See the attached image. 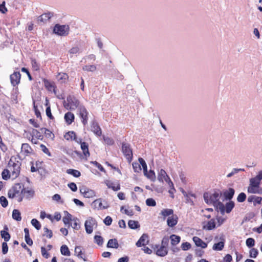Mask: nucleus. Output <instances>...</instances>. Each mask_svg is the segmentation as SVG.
<instances>
[{
  "label": "nucleus",
  "instance_id": "f257e3e1",
  "mask_svg": "<svg viewBox=\"0 0 262 262\" xmlns=\"http://www.w3.org/2000/svg\"><path fill=\"white\" fill-rule=\"evenodd\" d=\"M221 193L217 191H215L212 194H210L208 192H205L203 195L204 199L206 203L207 204H213L216 206L218 205L219 201V198Z\"/></svg>",
  "mask_w": 262,
  "mask_h": 262
},
{
  "label": "nucleus",
  "instance_id": "f03ea898",
  "mask_svg": "<svg viewBox=\"0 0 262 262\" xmlns=\"http://www.w3.org/2000/svg\"><path fill=\"white\" fill-rule=\"evenodd\" d=\"M70 32V27L68 25L55 24L53 27V33L60 36H67Z\"/></svg>",
  "mask_w": 262,
  "mask_h": 262
},
{
  "label": "nucleus",
  "instance_id": "7ed1b4c3",
  "mask_svg": "<svg viewBox=\"0 0 262 262\" xmlns=\"http://www.w3.org/2000/svg\"><path fill=\"white\" fill-rule=\"evenodd\" d=\"M21 163L17 161L15 162L11 159L8 163V166L11 171V177L13 179L17 178L19 174L20 170Z\"/></svg>",
  "mask_w": 262,
  "mask_h": 262
},
{
  "label": "nucleus",
  "instance_id": "20e7f679",
  "mask_svg": "<svg viewBox=\"0 0 262 262\" xmlns=\"http://www.w3.org/2000/svg\"><path fill=\"white\" fill-rule=\"evenodd\" d=\"M67 103L64 102V107L67 110H75L78 108L79 105V101L74 96L69 95L67 98Z\"/></svg>",
  "mask_w": 262,
  "mask_h": 262
},
{
  "label": "nucleus",
  "instance_id": "39448f33",
  "mask_svg": "<svg viewBox=\"0 0 262 262\" xmlns=\"http://www.w3.org/2000/svg\"><path fill=\"white\" fill-rule=\"evenodd\" d=\"M234 206V202L232 201H230L227 202L225 205L221 202H219L217 208L220 210L221 213L224 215L225 212L227 213H230Z\"/></svg>",
  "mask_w": 262,
  "mask_h": 262
},
{
  "label": "nucleus",
  "instance_id": "423d86ee",
  "mask_svg": "<svg viewBox=\"0 0 262 262\" xmlns=\"http://www.w3.org/2000/svg\"><path fill=\"white\" fill-rule=\"evenodd\" d=\"M122 152L127 161L130 163L133 160V151L130 144L127 143L123 142L122 144Z\"/></svg>",
  "mask_w": 262,
  "mask_h": 262
},
{
  "label": "nucleus",
  "instance_id": "0eeeda50",
  "mask_svg": "<svg viewBox=\"0 0 262 262\" xmlns=\"http://www.w3.org/2000/svg\"><path fill=\"white\" fill-rule=\"evenodd\" d=\"M20 183L15 184L11 189H10L8 193V197L13 199L19 193L21 194V190L23 189Z\"/></svg>",
  "mask_w": 262,
  "mask_h": 262
},
{
  "label": "nucleus",
  "instance_id": "6e6552de",
  "mask_svg": "<svg viewBox=\"0 0 262 262\" xmlns=\"http://www.w3.org/2000/svg\"><path fill=\"white\" fill-rule=\"evenodd\" d=\"M78 111L79 112V115L82 119V122L84 125L87 124L88 120V112L85 107L83 105H80L78 107Z\"/></svg>",
  "mask_w": 262,
  "mask_h": 262
},
{
  "label": "nucleus",
  "instance_id": "1a4fd4ad",
  "mask_svg": "<svg viewBox=\"0 0 262 262\" xmlns=\"http://www.w3.org/2000/svg\"><path fill=\"white\" fill-rule=\"evenodd\" d=\"M93 204L98 210L107 209L110 207L107 202L102 199H96L93 202Z\"/></svg>",
  "mask_w": 262,
  "mask_h": 262
},
{
  "label": "nucleus",
  "instance_id": "9d476101",
  "mask_svg": "<svg viewBox=\"0 0 262 262\" xmlns=\"http://www.w3.org/2000/svg\"><path fill=\"white\" fill-rule=\"evenodd\" d=\"M80 192L83 195L84 197L86 198H91L95 195V192L93 190L85 186L80 188Z\"/></svg>",
  "mask_w": 262,
  "mask_h": 262
},
{
  "label": "nucleus",
  "instance_id": "9b49d317",
  "mask_svg": "<svg viewBox=\"0 0 262 262\" xmlns=\"http://www.w3.org/2000/svg\"><path fill=\"white\" fill-rule=\"evenodd\" d=\"M21 75L19 72H14L10 76L11 83L13 86L17 85L20 80Z\"/></svg>",
  "mask_w": 262,
  "mask_h": 262
},
{
  "label": "nucleus",
  "instance_id": "f8f14e48",
  "mask_svg": "<svg viewBox=\"0 0 262 262\" xmlns=\"http://www.w3.org/2000/svg\"><path fill=\"white\" fill-rule=\"evenodd\" d=\"M96 224V221L93 218L86 220L84 223L86 232L88 234H91L93 230V226Z\"/></svg>",
  "mask_w": 262,
  "mask_h": 262
},
{
  "label": "nucleus",
  "instance_id": "ddd939ff",
  "mask_svg": "<svg viewBox=\"0 0 262 262\" xmlns=\"http://www.w3.org/2000/svg\"><path fill=\"white\" fill-rule=\"evenodd\" d=\"M33 153V150L28 143H23L21 147V154L25 157L28 156Z\"/></svg>",
  "mask_w": 262,
  "mask_h": 262
},
{
  "label": "nucleus",
  "instance_id": "4468645a",
  "mask_svg": "<svg viewBox=\"0 0 262 262\" xmlns=\"http://www.w3.org/2000/svg\"><path fill=\"white\" fill-rule=\"evenodd\" d=\"M178 217L177 215L169 216L167 220V225L168 227L172 228L178 223Z\"/></svg>",
  "mask_w": 262,
  "mask_h": 262
},
{
  "label": "nucleus",
  "instance_id": "2eb2a0df",
  "mask_svg": "<svg viewBox=\"0 0 262 262\" xmlns=\"http://www.w3.org/2000/svg\"><path fill=\"white\" fill-rule=\"evenodd\" d=\"M91 130L97 136H100L102 134L101 128L98 123L93 121L91 124Z\"/></svg>",
  "mask_w": 262,
  "mask_h": 262
},
{
  "label": "nucleus",
  "instance_id": "dca6fc26",
  "mask_svg": "<svg viewBox=\"0 0 262 262\" xmlns=\"http://www.w3.org/2000/svg\"><path fill=\"white\" fill-rule=\"evenodd\" d=\"M21 194H23L24 197L27 199L30 200L32 198L34 195V191L31 189H26L23 188L21 190Z\"/></svg>",
  "mask_w": 262,
  "mask_h": 262
},
{
  "label": "nucleus",
  "instance_id": "f3484780",
  "mask_svg": "<svg viewBox=\"0 0 262 262\" xmlns=\"http://www.w3.org/2000/svg\"><path fill=\"white\" fill-rule=\"evenodd\" d=\"M234 189L232 188H230L224 191L223 195L225 200L231 201L234 196Z\"/></svg>",
  "mask_w": 262,
  "mask_h": 262
},
{
  "label": "nucleus",
  "instance_id": "a211bd4d",
  "mask_svg": "<svg viewBox=\"0 0 262 262\" xmlns=\"http://www.w3.org/2000/svg\"><path fill=\"white\" fill-rule=\"evenodd\" d=\"M75 254L79 258L82 259L84 261L88 260L85 254L82 252L80 246H76L75 248Z\"/></svg>",
  "mask_w": 262,
  "mask_h": 262
},
{
  "label": "nucleus",
  "instance_id": "6ab92c4d",
  "mask_svg": "<svg viewBox=\"0 0 262 262\" xmlns=\"http://www.w3.org/2000/svg\"><path fill=\"white\" fill-rule=\"evenodd\" d=\"M9 228L7 225L4 227V230L1 232V235L5 242H8L10 239V235L8 232Z\"/></svg>",
  "mask_w": 262,
  "mask_h": 262
},
{
  "label": "nucleus",
  "instance_id": "aec40b11",
  "mask_svg": "<svg viewBox=\"0 0 262 262\" xmlns=\"http://www.w3.org/2000/svg\"><path fill=\"white\" fill-rule=\"evenodd\" d=\"M192 239L197 247H200L202 248H206L207 247V243H205L198 236H194Z\"/></svg>",
  "mask_w": 262,
  "mask_h": 262
},
{
  "label": "nucleus",
  "instance_id": "412c9836",
  "mask_svg": "<svg viewBox=\"0 0 262 262\" xmlns=\"http://www.w3.org/2000/svg\"><path fill=\"white\" fill-rule=\"evenodd\" d=\"M262 201V198L260 196H257L256 195H250L248 198V202L251 203L253 202L254 206H256V204H260Z\"/></svg>",
  "mask_w": 262,
  "mask_h": 262
},
{
  "label": "nucleus",
  "instance_id": "4be33fe9",
  "mask_svg": "<svg viewBox=\"0 0 262 262\" xmlns=\"http://www.w3.org/2000/svg\"><path fill=\"white\" fill-rule=\"evenodd\" d=\"M31 135L32 136V138H36L37 139H38V140H42L43 139V136L41 135V133L40 132H39L38 130H37V129H33L32 132H31ZM33 138L32 139V142L35 144L36 143V142L35 141V142H33Z\"/></svg>",
  "mask_w": 262,
  "mask_h": 262
},
{
  "label": "nucleus",
  "instance_id": "5701e85b",
  "mask_svg": "<svg viewBox=\"0 0 262 262\" xmlns=\"http://www.w3.org/2000/svg\"><path fill=\"white\" fill-rule=\"evenodd\" d=\"M64 213L66 215L62 219V221L63 223L66 225L67 224L69 225V226H72L70 223V221H72V215L69 213L67 211H64Z\"/></svg>",
  "mask_w": 262,
  "mask_h": 262
},
{
  "label": "nucleus",
  "instance_id": "b1692460",
  "mask_svg": "<svg viewBox=\"0 0 262 262\" xmlns=\"http://www.w3.org/2000/svg\"><path fill=\"white\" fill-rule=\"evenodd\" d=\"M160 214L165 219L167 216L173 215V210L172 209H163L161 211Z\"/></svg>",
  "mask_w": 262,
  "mask_h": 262
},
{
  "label": "nucleus",
  "instance_id": "393cba45",
  "mask_svg": "<svg viewBox=\"0 0 262 262\" xmlns=\"http://www.w3.org/2000/svg\"><path fill=\"white\" fill-rule=\"evenodd\" d=\"M119 247V244L116 238H112L108 240L107 244V247L117 249Z\"/></svg>",
  "mask_w": 262,
  "mask_h": 262
},
{
  "label": "nucleus",
  "instance_id": "a878e982",
  "mask_svg": "<svg viewBox=\"0 0 262 262\" xmlns=\"http://www.w3.org/2000/svg\"><path fill=\"white\" fill-rule=\"evenodd\" d=\"M215 228V222L214 219H211L206 225L203 226V229L207 230H211Z\"/></svg>",
  "mask_w": 262,
  "mask_h": 262
},
{
  "label": "nucleus",
  "instance_id": "bb28decb",
  "mask_svg": "<svg viewBox=\"0 0 262 262\" xmlns=\"http://www.w3.org/2000/svg\"><path fill=\"white\" fill-rule=\"evenodd\" d=\"M64 118L67 124H71L74 121L75 117L73 113L68 112L65 114Z\"/></svg>",
  "mask_w": 262,
  "mask_h": 262
},
{
  "label": "nucleus",
  "instance_id": "cd10ccee",
  "mask_svg": "<svg viewBox=\"0 0 262 262\" xmlns=\"http://www.w3.org/2000/svg\"><path fill=\"white\" fill-rule=\"evenodd\" d=\"M168 249L167 247L161 246L156 251V254L158 256L163 257L167 254Z\"/></svg>",
  "mask_w": 262,
  "mask_h": 262
},
{
  "label": "nucleus",
  "instance_id": "c85d7f7f",
  "mask_svg": "<svg viewBox=\"0 0 262 262\" xmlns=\"http://www.w3.org/2000/svg\"><path fill=\"white\" fill-rule=\"evenodd\" d=\"M81 149H82L83 151V155L86 157H89L90 156V152L89 150V145L87 143L83 142L81 143V145H80Z\"/></svg>",
  "mask_w": 262,
  "mask_h": 262
},
{
  "label": "nucleus",
  "instance_id": "c756f323",
  "mask_svg": "<svg viewBox=\"0 0 262 262\" xmlns=\"http://www.w3.org/2000/svg\"><path fill=\"white\" fill-rule=\"evenodd\" d=\"M105 184L108 188H111L114 191H118L120 189V186L119 184L115 185L111 181H106Z\"/></svg>",
  "mask_w": 262,
  "mask_h": 262
},
{
  "label": "nucleus",
  "instance_id": "7c9ffc66",
  "mask_svg": "<svg viewBox=\"0 0 262 262\" xmlns=\"http://www.w3.org/2000/svg\"><path fill=\"white\" fill-rule=\"evenodd\" d=\"M52 16V14L51 13H45L38 17V21L45 23Z\"/></svg>",
  "mask_w": 262,
  "mask_h": 262
},
{
  "label": "nucleus",
  "instance_id": "2f4dec72",
  "mask_svg": "<svg viewBox=\"0 0 262 262\" xmlns=\"http://www.w3.org/2000/svg\"><path fill=\"white\" fill-rule=\"evenodd\" d=\"M225 240L223 239V241H221L220 242H218L217 243H215L213 245L212 249L213 250L215 251H221L222 250L225 245Z\"/></svg>",
  "mask_w": 262,
  "mask_h": 262
},
{
  "label": "nucleus",
  "instance_id": "473e14b6",
  "mask_svg": "<svg viewBox=\"0 0 262 262\" xmlns=\"http://www.w3.org/2000/svg\"><path fill=\"white\" fill-rule=\"evenodd\" d=\"M40 131L43 133L47 138L53 139L54 138V135L48 129L46 128H41Z\"/></svg>",
  "mask_w": 262,
  "mask_h": 262
},
{
  "label": "nucleus",
  "instance_id": "72a5a7b5",
  "mask_svg": "<svg viewBox=\"0 0 262 262\" xmlns=\"http://www.w3.org/2000/svg\"><path fill=\"white\" fill-rule=\"evenodd\" d=\"M12 218L17 221H20L21 220V213L17 209H14L12 212Z\"/></svg>",
  "mask_w": 262,
  "mask_h": 262
},
{
  "label": "nucleus",
  "instance_id": "f704fd0d",
  "mask_svg": "<svg viewBox=\"0 0 262 262\" xmlns=\"http://www.w3.org/2000/svg\"><path fill=\"white\" fill-rule=\"evenodd\" d=\"M60 252L61 254L63 255L70 256L71 255V252L69 250V249L68 247L66 245H63L61 246Z\"/></svg>",
  "mask_w": 262,
  "mask_h": 262
},
{
  "label": "nucleus",
  "instance_id": "c9c22d12",
  "mask_svg": "<svg viewBox=\"0 0 262 262\" xmlns=\"http://www.w3.org/2000/svg\"><path fill=\"white\" fill-rule=\"evenodd\" d=\"M171 244L172 245H176L180 242L181 238L179 236L172 234L170 236Z\"/></svg>",
  "mask_w": 262,
  "mask_h": 262
},
{
  "label": "nucleus",
  "instance_id": "e433bc0d",
  "mask_svg": "<svg viewBox=\"0 0 262 262\" xmlns=\"http://www.w3.org/2000/svg\"><path fill=\"white\" fill-rule=\"evenodd\" d=\"M128 226L132 229H136L140 227L139 222L133 220H129L128 221Z\"/></svg>",
  "mask_w": 262,
  "mask_h": 262
},
{
  "label": "nucleus",
  "instance_id": "4c0bfd02",
  "mask_svg": "<svg viewBox=\"0 0 262 262\" xmlns=\"http://www.w3.org/2000/svg\"><path fill=\"white\" fill-rule=\"evenodd\" d=\"M65 139L67 140H74L76 139V134L73 131H70L67 133L64 136Z\"/></svg>",
  "mask_w": 262,
  "mask_h": 262
},
{
  "label": "nucleus",
  "instance_id": "58836bf2",
  "mask_svg": "<svg viewBox=\"0 0 262 262\" xmlns=\"http://www.w3.org/2000/svg\"><path fill=\"white\" fill-rule=\"evenodd\" d=\"M67 172L68 174L72 175L75 178H78L80 176L81 173L79 171L73 169H67Z\"/></svg>",
  "mask_w": 262,
  "mask_h": 262
},
{
  "label": "nucleus",
  "instance_id": "ea45409f",
  "mask_svg": "<svg viewBox=\"0 0 262 262\" xmlns=\"http://www.w3.org/2000/svg\"><path fill=\"white\" fill-rule=\"evenodd\" d=\"M138 160L140 162V166H142L143 168L144 174H146L147 172V166L145 160L142 158H139Z\"/></svg>",
  "mask_w": 262,
  "mask_h": 262
},
{
  "label": "nucleus",
  "instance_id": "a19ab883",
  "mask_svg": "<svg viewBox=\"0 0 262 262\" xmlns=\"http://www.w3.org/2000/svg\"><path fill=\"white\" fill-rule=\"evenodd\" d=\"M167 176H168V175L167 174L166 171L164 169H161L159 171L158 179L159 181L163 182L164 179Z\"/></svg>",
  "mask_w": 262,
  "mask_h": 262
},
{
  "label": "nucleus",
  "instance_id": "79ce46f5",
  "mask_svg": "<svg viewBox=\"0 0 262 262\" xmlns=\"http://www.w3.org/2000/svg\"><path fill=\"white\" fill-rule=\"evenodd\" d=\"M260 182L258 181L255 177L250 179V186L254 187H258L260 185Z\"/></svg>",
  "mask_w": 262,
  "mask_h": 262
},
{
  "label": "nucleus",
  "instance_id": "37998d69",
  "mask_svg": "<svg viewBox=\"0 0 262 262\" xmlns=\"http://www.w3.org/2000/svg\"><path fill=\"white\" fill-rule=\"evenodd\" d=\"M11 174L10 173V171L8 169H4L2 173V178L5 180H7L10 178Z\"/></svg>",
  "mask_w": 262,
  "mask_h": 262
},
{
  "label": "nucleus",
  "instance_id": "c03bdc74",
  "mask_svg": "<svg viewBox=\"0 0 262 262\" xmlns=\"http://www.w3.org/2000/svg\"><path fill=\"white\" fill-rule=\"evenodd\" d=\"M31 223L32 226L36 228V230H38L40 229L41 227V224L37 220L33 219L31 221Z\"/></svg>",
  "mask_w": 262,
  "mask_h": 262
},
{
  "label": "nucleus",
  "instance_id": "a18cd8bd",
  "mask_svg": "<svg viewBox=\"0 0 262 262\" xmlns=\"http://www.w3.org/2000/svg\"><path fill=\"white\" fill-rule=\"evenodd\" d=\"M258 254V251L257 249L252 248L249 251V256L251 258H256Z\"/></svg>",
  "mask_w": 262,
  "mask_h": 262
},
{
  "label": "nucleus",
  "instance_id": "49530a36",
  "mask_svg": "<svg viewBox=\"0 0 262 262\" xmlns=\"http://www.w3.org/2000/svg\"><path fill=\"white\" fill-rule=\"evenodd\" d=\"M94 242L97 245L101 246L103 243V238L100 235H95L94 236Z\"/></svg>",
  "mask_w": 262,
  "mask_h": 262
},
{
  "label": "nucleus",
  "instance_id": "de8ad7c7",
  "mask_svg": "<svg viewBox=\"0 0 262 262\" xmlns=\"http://www.w3.org/2000/svg\"><path fill=\"white\" fill-rule=\"evenodd\" d=\"M44 234L43 236H46L47 237L49 238H51L53 236L52 231L51 230H49L47 227L43 228Z\"/></svg>",
  "mask_w": 262,
  "mask_h": 262
},
{
  "label": "nucleus",
  "instance_id": "09e8293b",
  "mask_svg": "<svg viewBox=\"0 0 262 262\" xmlns=\"http://www.w3.org/2000/svg\"><path fill=\"white\" fill-rule=\"evenodd\" d=\"M145 176L147 177L148 179L150 180L154 181L155 180L156 178V175L155 173L154 170H150L149 172L147 171L146 174H144Z\"/></svg>",
  "mask_w": 262,
  "mask_h": 262
},
{
  "label": "nucleus",
  "instance_id": "8fccbe9b",
  "mask_svg": "<svg viewBox=\"0 0 262 262\" xmlns=\"http://www.w3.org/2000/svg\"><path fill=\"white\" fill-rule=\"evenodd\" d=\"M246 194L244 192L240 193L237 198V201L239 203L244 202L246 199Z\"/></svg>",
  "mask_w": 262,
  "mask_h": 262
},
{
  "label": "nucleus",
  "instance_id": "3c124183",
  "mask_svg": "<svg viewBox=\"0 0 262 262\" xmlns=\"http://www.w3.org/2000/svg\"><path fill=\"white\" fill-rule=\"evenodd\" d=\"M69 53L70 54V56L72 57L73 55H76L79 53V49L77 47H73L69 50Z\"/></svg>",
  "mask_w": 262,
  "mask_h": 262
},
{
  "label": "nucleus",
  "instance_id": "603ef678",
  "mask_svg": "<svg viewBox=\"0 0 262 262\" xmlns=\"http://www.w3.org/2000/svg\"><path fill=\"white\" fill-rule=\"evenodd\" d=\"M83 70L89 72H94L96 70V67L95 65H86L83 67Z\"/></svg>",
  "mask_w": 262,
  "mask_h": 262
},
{
  "label": "nucleus",
  "instance_id": "864d4df0",
  "mask_svg": "<svg viewBox=\"0 0 262 262\" xmlns=\"http://www.w3.org/2000/svg\"><path fill=\"white\" fill-rule=\"evenodd\" d=\"M246 244L249 248H251L254 246L255 240L253 238H248L246 239Z\"/></svg>",
  "mask_w": 262,
  "mask_h": 262
},
{
  "label": "nucleus",
  "instance_id": "5fc2aeb1",
  "mask_svg": "<svg viewBox=\"0 0 262 262\" xmlns=\"http://www.w3.org/2000/svg\"><path fill=\"white\" fill-rule=\"evenodd\" d=\"M132 165L135 172H139L141 170L140 164L138 162H133Z\"/></svg>",
  "mask_w": 262,
  "mask_h": 262
},
{
  "label": "nucleus",
  "instance_id": "6e6d98bb",
  "mask_svg": "<svg viewBox=\"0 0 262 262\" xmlns=\"http://www.w3.org/2000/svg\"><path fill=\"white\" fill-rule=\"evenodd\" d=\"M148 236L146 234H143L139 238V240H140L143 244H144V245L147 244L148 243Z\"/></svg>",
  "mask_w": 262,
  "mask_h": 262
},
{
  "label": "nucleus",
  "instance_id": "4d7b16f0",
  "mask_svg": "<svg viewBox=\"0 0 262 262\" xmlns=\"http://www.w3.org/2000/svg\"><path fill=\"white\" fill-rule=\"evenodd\" d=\"M103 138L105 143L107 145H112L114 144V141L112 138L104 136H103Z\"/></svg>",
  "mask_w": 262,
  "mask_h": 262
},
{
  "label": "nucleus",
  "instance_id": "13d9d810",
  "mask_svg": "<svg viewBox=\"0 0 262 262\" xmlns=\"http://www.w3.org/2000/svg\"><path fill=\"white\" fill-rule=\"evenodd\" d=\"M146 204L148 206L154 207L156 205V202L154 199L148 198L146 200Z\"/></svg>",
  "mask_w": 262,
  "mask_h": 262
},
{
  "label": "nucleus",
  "instance_id": "bf43d9fd",
  "mask_svg": "<svg viewBox=\"0 0 262 262\" xmlns=\"http://www.w3.org/2000/svg\"><path fill=\"white\" fill-rule=\"evenodd\" d=\"M0 203L2 207L4 208L6 207L8 205L7 199L4 196H1L0 197Z\"/></svg>",
  "mask_w": 262,
  "mask_h": 262
},
{
  "label": "nucleus",
  "instance_id": "052dcab7",
  "mask_svg": "<svg viewBox=\"0 0 262 262\" xmlns=\"http://www.w3.org/2000/svg\"><path fill=\"white\" fill-rule=\"evenodd\" d=\"M74 221L73 225L72 226V228L75 230H79L80 228V226L78 223L79 220L77 218H75L73 219Z\"/></svg>",
  "mask_w": 262,
  "mask_h": 262
},
{
  "label": "nucleus",
  "instance_id": "680f3d73",
  "mask_svg": "<svg viewBox=\"0 0 262 262\" xmlns=\"http://www.w3.org/2000/svg\"><path fill=\"white\" fill-rule=\"evenodd\" d=\"M181 248L183 250L186 251L191 248V244L188 242H185L182 244Z\"/></svg>",
  "mask_w": 262,
  "mask_h": 262
},
{
  "label": "nucleus",
  "instance_id": "e2e57ef3",
  "mask_svg": "<svg viewBox=\"0 0 262 262\" xmlns=\"http://www.w3.org/2000/svg\"><path fill=\"white\" fill-rule=\"evenodd\" d=\"M40 148L42 150V151L46 154H47L49 156H51V152L49 151V150L48 148L44 145L41 144L40 145Z\"/></svg>",
  "mask_w": 262,
  "mask_h": 262
},
{
  "label": "nucleus",
  "instance_id": "0e129e2a",
  "mask_svg": "<svg viewBox=\"0 0 262 262\" xmlns=\"http://www.w3.org/2000/svg\"><path fill=\"white\" fill-rule=\"evenodd\" d=\"M6 242H5L2 243V252L4 254H7L8 251V247Z\"/></svg>",
  "mask_w": 262,
  "mask_h": 262
},
{
  "label": "nucleus",
  "instance_id": "69168bd1",
  "mask_svg": "<svg viewBox=\"0 0 262 262\" xmlns=\"http://www.w3.org/2000/svg\"><path fill=\"white\" fill-rule=\"evenodd\" d=\"M113 220L112 217L110 216H107L104 220L103 222L104 223L107 225L110 226L112 224Z\"/></svg>",
  "mask_w": 262,
  "mask_h": 262
},
{
  "label": "nucleus",
  "instance_id": "338daca9",
  "mask_svg": "<svg viewBox=\"0 0 262 262\" xmlns=\"http://www.w3.org/2000/svg\"><path fill=\"white\" fill-rule=\"evenodd\" d=\"M68 187L70 189L74 192H75L77 190V187L76 184L74 182H71L68 184Z\"/></svg>",
  "mask_w": 262,
  "mask_h": 262
},
{
  "label": "nucleus",
  "instance_id": "774afa93",
  "mask_svg": "<svg viewBox=\"0 0 262 262\" xmlns=\"http://www.w3.org/2000/svg\"><path fill=\"white\" fill-rule=\"evenodd\" d=\"M0 148L3 152H5L7 150V146L3 142L2 139L0 136Z\"/></svg>",
  "mask_w": 262,
  "mask_h": 262
}]
</instances>
